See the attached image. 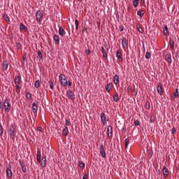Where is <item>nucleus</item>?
Returning a JSON list of instances; mask_svg holds the SVG:
<instances>
[{
  "instance_id": "nucleus-57",
  "label": "nucleus",
  "mask_w": 179,
  "mask_h": 179,
  "mask_svg": "<svg viewBox=\"0 0 179 179\" xmlns=\"http://www.w3.org/2000/svg\"><path fill=\"white\" fill-rule=\"evenodd\" d=\"M68 85H69V86H70V87L72 86V82L69 81V82H68Z\"/></svg>"
},
{
  "instance_id": "nucleus-2",
  "label": "nucleus",
  "mask_w": 179,
  "mask_h": 179,
  "mask_svg": "<svg viewBox=\"0 0 179 179\" xmlns=\"http://www.w3.org/2000/svg\"><path fill=\"white\" fill-rule=\"evenodd\" d=\"M4 111H6V113H9V111H10V101L9 99H8V98H6L4 102Z\"/></svg>"
},
{
  "instance_id": "nucleus-20",
  "label": "nucleus",
  "mask_w": 179,
  "mask_h": 179,
  "mask_svg": "<svg viewBox=\"0 0 179 179\" xmlns=\"http://www.w3.org/2000/svg\"><path fill=\"white\" fill-rule=\"evenodd\" d=\"M53 40L55 44H59V36H58L57 34H55L53 36Z\"/></svg>"
},
{
  "instance_id": "nucleus-8",
  "label": "nucleus",
  "mask_w": 179,
  "mask_h": 179,
  "mask_svg": "<svg viewBox=\"0 0 179 179\" xmlns=\"http://www.w3.org/2000/svg\"><path fill=\"white\" fill-rule=\"evenodd\" d=\"M37 110H38V101H35L32 104V111L33 113H37Z\"/></svg>"
},
{
  "instance_id": "nucleus-47",
  "label": "nucleus",
  "mask_w": 179,
  "mask_h": 179,
  "mask_svg": "<svg viewBox=\"0 0 179 179\" xmlns=\"http://www.w3.org/2000/svg\"><path fill=\"white\" fill-rule=\"evenodd\" d=\"M139 124H140L139 120H136L134 122L135 127H139Z\"/></svg>"
},
{
  "instance_id": "nucleus-15",
  "label": "nucleus",
  "mask_w": 179,
  "mask_h": 179,
  "mask_svg": "<svg viewBox=\"0 0 179 179\" xmlns=\"http://www.w3.org/2000/svg\"><path fill=\"white\" fill-rule=\"evenodd\" d=\"M122 45L123 48H128V41L126 38H122Z\"/></svg>"
},
{
  "instance_id": "nucleus-3",
  "label": "nucleus",
  "mask_w": 179,
  "mask_h": 179,
  "mask_svg": "<svg viewBox=\"0 0 179 179\" xmlns=\"http://www.w3.org/2000/svg\"><path fill=\"white\" fill-rule=\"evenodd\" d=\"M59 79L62 86L65 87L68 85V80H66V77H65L64 74H60Z\"/></svg>"
},
{
  "instance_id": "nucleus-37",
  "label": "nucleus",
  "mask_w": 179,
  "mask_h": 179,
  "mask_svg": "<svg viewBox=\"0 0 179 179\" xmlns=\"http://www.w3.org/2000/svg\"><path fill=\"white\" fill-rule=\"evenodd\" d=\"M34 86L35 87H36V89H38V87H40V80H36L35 82Z\"/></svg>"
},
{
  "instance_id": "nucleus-30",
  "label": "nucleus",
  "mask_w": 179,
  "mask_h": 179,
  "mask_svg": "<svg viewBox=\"0 0 179 179\" xmlns=\"http://www.w3.org/2000/svg\"><path fill=\"white\" fill-rule=\"evenodd\" d=\"M101 52L103 54V58H107V52H106V50L104 49V47H101Z\"/></svg>"
},
{
  "instance_id": "nucleus-1",
  "label": "nucleus",
  "mask_w": 179,
  "mask_h": 179,
  "mask_svg": "<svg viewBox=\"0 0 179 179\" xmlns=\"http://www.w3.org/2000/svg\"><path fill=\"white\" fill-rule=\"evenodd\" d=\"M36 160L38 163H41V167H45V166H47V159L45 157H42L41 161V152L40 150H38L37 152Z\"/></svg>"
},
{
  "instance_id": "nucleus-61",
  "label": "nucleus",
  "mask_w": 179,
  "mask_h": 179,
  "mask_svg": "<svg viewBox=\"0 0 179 179\" xmlns=\"http://www.w3.org/2000/svg\"><path fill=\"white\" fill-rule=\"evenodd\" d=\"M23 179H26V175L23 176Z\"/></svg>"
},
{
  "instance_id": "nucleus-9",
  "label": "nucleus",
  "mask_w": 179,
  "mask_h": 179,
  "mask_svg": "<svg viewBox=\"0 0 179 179\" xmlns=\"http://www.w3.org/2000/svg\"><path fill=\"white\" fill-rule=\"evenodd\" d=\"M99 152H100L102 157H104V158L106 157V150H104V146L103 145H101V147L99 148Z\"/></svg>"
},
{
  "instance_id": "nucleus-51",
  "label": "nucleus",
  "mask_w": 179,
  "mask_h": 179,
  "mask_svg": "<svg viewBox=\"0 0 179 179\" xmlns=\"http://www.w3.org/2000/svg\"><path fill=\"white\" fill-rule=\"evenodd\" d=\"M3 134V131L2 130V125L0 124V135Z\"/></svg>"
},
{
  "instance_id": "nucleus-24",
  "label": "nucleus",
  "mask_w": 179,
  "mask_h": 179,
  "mask_svg": "<svg viewBox=\"0 0 179 179\" xmlns=\"http://www.w3.org/2000/svg\"><path fill=\"white\" fill-rule=\"evenodd\" d=\"M179 93H178V88L176 89V92L173 94V95L171 96V100H174L176 97H178Z\"/></svg>"
},
{
  "instance_id": "nucleus-38",
  "label": "nucleus",
  "mask_w": 179,
  "mask_h": 179,
  "mask_svg": "<svg viewBox=\"0 0 179 179\" xmlns=\"http://www.w3.org/2000/svg\"><path fill=\"white\" fill-rule=\"evenodd\" d=\"M26 98L27 100H31V94L30 92H27L26 94Z\"/></svg>"
},
{
  "instance_id": "nucleus-52",
  "label": "nucleus",
  "mask_w": 179,
  "mask_h": 179,
  "mask_svg": "<svg viewBox=\"0 0 179 179\" xmlns=\"http://www.w3.org/2000/svg\"><path fill=\"white\" fill-rule=\"evenodd\" d=\"M119 29H120V31H124V27H123L122 25H120V26L119 27Z\"/></svg>"
},
{
  "instance_id": "nucleus-19",
  "label": "nucleus",
  "mask_w": 179,
  "mask_h": 179,
  "mask_svg": "<svg viewBox=\"0 0 179 179\" xmlns=\"http://www.w3.org/2000/svg\"><path fill=\"white\" fill-rule=\"evenodd\" d=\"M59 36H62V37H64V36H65V30L64 29V28H62V27H59Z\"/></svg>"
},
{
  "instance_id": "nucleus-36",
  "label": "nucleus",
  "mask_w": 179,
  "mask_h": 179,
  "mask_svg": "<svg viewBox=\"0 0 179 179\" xmlns=\"http://www.w3.org/2000/svg\"><path fill=\"white\" fill-rule=\"evenodd\" d=\"M125 143V148L127 149L128 148V145H129V138H126L124 140Z\"/></svg>"
},
{
  "instance_id": "nucleus-12",
  "label": "nucleus",
  "mask_w": 179,
  "mask_h": 179,
  "mask_svg": "<svg viewBox=\"0 0 179 179\" xmlns=\"http://www.w3.org/2000/svg\"><path fill=\"white\" fill-rule=\"evenodd\" d=\"M116 57L117 58V61L122 62V52H121V50H118L117 51Z\"/></svg>"
},
{
  "instance_id": "nucleus-63",
  "label": "nucleus",
  "mask_w": 179,
  "mask_h": 179,
  "mask_svg": "<svg viewBox=\"0 0 179 179\" xmlns=\"http://www.w3.org/2000/svg\"><path fill=\"white\" fill-rule=\"evenodd\" d=\"M105 45H107V43H105Z\"/></svg>"
},
{
  "instance_id": "nucleus-40",
  "label": "nucleus",
  "mask_w": 179,
  "mask_h": 179,
  "mask_svg": "<svg viewBox=\"0 0 179 179\" xmlns=\"http://www.w3.org/2000/svg\"><path fill=\"white\" fill-rule=\"evenodd\" d=\"M150 57H152V55L150 54V52H147L145 53V58H146L147 59H150Z\"/></svg>"
},
{
  "instance_id": "nucleus-41",
  "label": "nucleus",
  "mask_w": 179,
  "mask_h": 179,
  "mask_svg": "<svg viewBox=\"0 0 179 179\" xmlns=\"http://www.w3.org/2000/svg\"><path fill=\"white\" fill-rule=\"evenodd\" d=\"M16 47L17 50H22V43H20V42L17 43Z\"/></svg>"
},
{
  "instance_id": "nucleus-33",
  "label": "nucleus",
  "mask_w": 179,
  "mask_h": 179,
  "mask_svg": "<svg viewBox=\"0 0 179 179\" xmlns=\"http://www.w3.org/2000/svg\"><path fill=\"white\" fill-rule=\"evenodd\" d=\"M113 100L117 102L118 101V100H120V99L118 98V93H115V94H113Z\"/></svg>"
},
{
  "instance_id": "nucleus-45",
  "label": "nucleus",
  "mask_w": 179,
  "mask_h": 179,
  "mask_svg": "<svg viewBox=\"0 0 179 179\" xmlns=\"http://www.w3.org/2000/svg\"><path fill=\"white\" fill-rule=\"evenodd\" d=\"M20 84H15V88L17 90V92H20V86L19 85Z\"/></svg>"
},
{
  "instance_id": "nucleus-4",
  "label": "nucleus",
  "mask_w": 179,
  "mask_h": 179,
  "mask_svg": "<svg viewBox=\"0 0 179 179\" xmlns=\"http://www.w3.org/2000/svg\"><path fill=\"white\" fill-rule=\"evenodd\" d=\"M15 130V127L10 125V129H8V134L12 139H15V136H16V131Z\"/></svg>"
},
{
  "instance_id": "nucleus-25",
  "label": "nucleus",
  "mask_w": 179,
  "mask_h": 179,
  "mask_svg": "<svg viewBox=\"0 0 179 179\" xmlns=\"http://www.w3.org/2000/svg\"><path fill=\"white\" fill-rule=\"evenodd\" d=\"M3 17H4V20H6L7 23L10 22V20L9 19V15H8V14H6V13L3 14Z\"/></svg>"
},
{
  "instance_id": "nucleus-6",
  "label": "nucleus",
  "mask_w": 179,
  "mask_h": 179,
  "mask_svg": "<svg viewBox=\"0 0 179 179\" xmlns=\"http://www.w3.org/2000/svg\"><path fill=\"white\" fill-rule=\"evenodd\" d=\"M11 169L12 166L10 164H8L6 168V176L7 177H8V178H12V176H13Z\"/></svg>"
},
{
  "instance_id": "nucleus-32",
  "label": "nucleus",
  "mask_w": 179,
  "mask_h": 179,
  "mask_svg": "<svg viewBox=\"0 0 179 179\" xmlns=\"http://www.w3.org/2000/svg\"><path fill=\"white\" fill-rule=\"evenodd\" d=\"M78 166H79V167H80V169H85V163L83 162V161H80V162H78Z\"/></svg>"
},
{
  "instance_id": "nucleus-44",
  "label": "nucleus",
  "mask_w": 179,
  "mask_h": 179,
  "mask_svg": "<svg viewBox=\"0 0 179 179\" xmlns=\"http://www.w3.org/2000/svg\"><path fill=\"white\" fill-rule=\"evenodd\" d=\"M136 28L138 29V31H139V33H143V29L141 27L136 25Z\"/></svg>"
},
{
  "instance_id": "nucleus-17",
  "label": "nucleus",
  "mask_w": 179,
  "mask_h": 179,
  "mask_svg": "<svg viewBox=\"0 0 179 179\" xmlns=\"http://www.w3.org/2000/svg\"><path fill=\"white\" fill-rule=\"evenodd\" d=\"M113 83L115 85H120V77H118V75H115L113 77Z\"/></svg>"
},
{
  "instance_id": "nucleus-54",
  "label": "nucleus",
  "mask_w": 179,
  "mask_h": 179,
  "mask_svg": "<svg viewBox=\"0 0 179 179\" xmlns=\"http://www.w3.org/2000/svg\"><path fill=\"white\" fill-rule=\"evenodd\" d=\"M83 179H89L87 178V174L85 173L83 176Z\"/></svg>"
},
{
  "instance_id": "nucleus-64",
  "label": "nucleus",
  "mask_w": 179,
  "mask_h": 179,
  "mask_svg": "<svg viewBox=\"0 0 179 179\" xmlns=\"http://www.w3.org/2000/svg\"><path fill=\"white\" fill-rule=\"evenodd\" d=\"M78 1H81V0H78Z\"/></svg>"
},
{
  "instance_id": "nucleus-11",
  "label": "nucleus",
  "mask_w": 179,
  "mask_h": 179,
  "mask_svg": "<svg viewBox=\"0 0 179 179\" xmlns=\"http://www.w3.org/2000/svg\"><path fill=\"white\" fill-rule=\"evenodd\" d=\"M162 173L164 176V178H166V177L169 176V169L164 166L162 169Z\"/></svg>"
},
{
  "instance_id": "nucleus-56",
  "label": "nucleus",
  "mask_w": 179,
  "mask_h": 179,
  "mask_svg": "<svg viewBox=\"0 0 179 179\" xmlns=\"http://www.w3.org/2000/svg\"><path fill=\"white\" fill-rule=\"evenodd\" d=\"M26 55H27V54L24 53V54L23 55V56H22V59H24H24H26Z\"/></svg>"
},
{
  "instance_id": "nucleus-13",
  "label": "nucleus",
  "mask_w": 179,
  "mask_h": 179,
  "mask_svg": "<svg viewBox=\"0 0 179 179\" xmlns=\"http://www.w3.org/2000/svg\"><path fill=\"white\" fill-rule=\"evenodd\" d=\"M15 85H20L22 83V78L20 76H16L14 80Z\"/></svg>"
},
{
  "instance_id": "nucleus-59",
  "label": "nucleus",
  "mask_w": 179,
  "mask_h": 179,
  "mask_svg": "<svg viewBox=\"0 0 179 179\" xmlns=\"http://www.w3.org/2000/svg\"><path fill=\"white\" fill-rule=\"evenodd\" d=\"M126 129H125V127H123V128H122V132H124V134H125Z\"/></svg>"
},
{
  "instance_id": "nucleus-48",
  "label": "nucleus",
  "mask_w": 179,
  "mask_h": 179,
  "mask_svg": "<svg viewBox=\"0 0 179 179\" xmlns=\"http://www.w3.org/2000/svg\"><path fill=\"white\" fill-rule=\"evenodd\" d=\"M85 54H86V55H90V49H86V51H85Z\"/></svg>"
},
{
  "instance_id": "nucleus-5",
  "label": "nucleus",
  "mask_w": 179,
  "mask_h": 179,
  "mask_svg": "<svg viewBox=\"0 0 179 179\" xmlns=\"http://www.w3.org/2000/svg\"><path fill=\"white\" fill-rule=\"evenodd\" d=\"M66 96L68 99H69V100H71V101H75V94L73 93V92H72V90H68L66 92Z\"/></svg>"
},
{
  "instance_id": "nucleus-42",
  "label": "nucleus",
  "mask_w": 179,
  "mask_h": 179,
  "mask_svg": "<svg viewBox=\"0 0 179 179\" xmlns=\"http://www.w3.org/2000/svg\"><path fill=\"white\" fill-rule=\"evenodd\" d=\"M38 57H40L41 59H43V53L41 52V50L38 51Z\"/></svg>"
},
{
  "instance_id": "nucleus-23",
  "label": "nucleus",
  "mask_w": 179,
  "mask_h": 179,
  "mask_svg": "<svg viewBox=\"0 0 179 179\" xmlns=\"http://www.w3.org/2000/svg\"><path fill=\"white\" fill-rule=\"evenodd\" d=\"M162 86V85L160 83V84H159L158 87H157V90L158 93L160 94H162L164 92Z\"/></svg>"
},
{
  "instance_id": "nucleus-28",
  "label": "nucleus",
  "mask_w": 179,
  "mask_h": 179,
  "mask_svg": "<svg viewBox=\"0 0 179 179\" xmlns=\"http://www.w3.org/2000/svg\"><path fill=\"white\" fill-rule=\"evenodd\" d=\"M8 66H9V64H8L7 61H3V69L4 71H6L8 69Z\"/></svg>"
},
{
  "instance_id": "nucleus-21",
  "label": "nucleus",
  "mask_w": 179,
  "mask_h": 179,
  "mask_svg": "<svg viewBox=\"0 0 179 179\" xmlns=\"http://www.w3.org/2000/svg\"><path fill=\"white\" fill-rule=\"evenodd\" d=\"M166 61L168 62V64H171L173 62L171 60V54L166 55Z\"/></svg>"
},
{
  "instance_id": "nucleus-46",
  "label": "nucleus",
  "mask_w": 179,
  "mask_h": 179,
  "mask_svg": "<svg viewBox=\"0 0 179 179\" xmlns=\"http://www.w3.org/2000/svg\"><path fill=\"white\" fill-rule=\"evenodd\" d=\"M66 127H69V125H71V121H69V120H66Z\"/></svg>"
},
{
  "instance_id": "nucleus-16",
  "label": "nucleus",
  "mask_w": 179,
  "mask_h": 179,
  "mask_svg": "<svg viewBox=\"0 0 179 179\" xmlns=\"http://www.w3.org/2000/svg\"><path fill=\"white\" fill-rule=\"evenodd\" d=\"M20 164L23 173H26V171H27V169L26 168V164H24V162H22V160H20Z\"/></svg>"
},
{
  "instance_id": "nucleus-31",
  "label": "nucleus",
  "mask_w": 179,
  "mask_h": 179,
  "mask_svg": "<svg viewBox=\"0 0 179 179\" xmlns=\"http://www.w3.org/2000/svg\"><path fill=\"white\" fill-rule=\"evenodd\" d=\"M169 45L171 47V50H174V41H173V39H170Z\"/></svg>"
},
{
  "instance_id": "nucleus-22",
  "label": "nucleus",
  "mask_w": 179,
  "mask_h": 179,
  "mask_svg": "<svg viewBox=\"0 0 179 179\" xmlns=\"http://www.w3.org/2000/svg\"><path fill=\"white\" fill-rule=\"evenodd\" d=\"M69 134V130H68V127L65 126L64 129L62 131V135L66 136Z\"/></svg>"
},
{
  "instance_id": "nucleus-14",
  "label": "nucleus",
  "mask_w": 179,
  "mask_h": 179,
  "mask_svg": "<svg viewBox=\"0 0 179 179\" xmlns=\"http://www.w3.org/2000/svg\"><path fill=\"white\" fill-rule=\"evenodd\" d=\"M113 83H110L109 84H107L106 86H105V89L106 90V92H108V93H110L111 92V89H113Z\"/></svg>"
},
{
  "instance_id": "nucleus-18",
  "label": "nucleus",
  "mask_w": 179,
  "mask_h": 179,
  "mask_svg": "<svg viewBox=\"0 0 179 179\" xmlns=\"http://www.w3.org/2000/svg\"><path fill=\"white\" fill-rule=\"evenodd\" d=\"M101 120L103 124V125H106V114L104 113H101Z\"/></svg>"
},
{
  "instance_id": "nucleus-26",
  "label": "nucleus",
  "mask_w": 179,
  "mask_h": 179,
  "mask_svg": "<svg viewBox=\"0 0 179 179\" xmlns=\"http://www.w3.org/2000/svg\"><path fill=\"white\" fill-rule=\"evenodd\" d=\"M20 30H24V31H27V27L23 24L22 22L20 23Z\"/></svg>"
},
{
  "instance_id": "nucleus-7",
  "label": "nucleus",
  "mask_w": 179,
  "mask_h": 179,
  "mask_svg": "<svg viewBox=\"0 0 179 179\" xmlns=\"http://www.w3.org/2000/svg\"><path fill=\"white\" fill-rule=\"evenodd\" d=\"M36 16L38 23H41V21L43 20V14L41 13V11H40V10H38L36 11Z\"/></svg>"
},
{
  "instance_id": "nucleus-35",
  "label": "nucleus",
  "mask_w": 179,
  "mask_h": 179,
  "mask_svg": "<svg viewBox=\"0 0 179 179\" xmlns=\"http://www.w3.org/2000/svg\"><path fill=\"white\" fill-rule=\"evenodd\" d=\"M75 24H76V30L78 31L79 30V21L78 20H75Z\"/></svg>"
},
{
  "instance_id": "nucleus-34",
  "label": "nucleus",
  "mask_w": 179,
  "mask_h": 179,
  "mask_svg": "<svg viewBox=\"0 0 179 179\" xmlns=\"http://www.w3.org/2000/svg\"><path fill=\"white\" fill-rule=\"evenodd\" d=\"M139 5V0H134L133 1V6L134 8H136Z\"/></svg>"
},
{
  "instance_id": "nucleus-53",
  "label": "nucleus",
  "mask_w": 179,
  "mask_h": 179,
  "mask_svg": "<svg viewBox=\"0 0 179 179\" xmlns=\"http://www.w3.org/2000/svg\"><path fill=\"white\" fill-rule=\"evenodd\" d=\"M37 129L39 131V132H43V128L41 127H38Z\"/></svg>"
},
{
  "instance_id": "nucleus-49",
  "label": "nucleus",
  "mask_w": 179,
  "mask_h": 179,
  "mask_svg": "<svg viewBox=\"0 0 179 179\" xmlns=\"http://www.w3.org/2000/svg\"><path fill=\"white\" fill-rule=\"evenodd\" d=\"M0 108H1V110H3V108H4V104L2 103L1 101H0Z\"/></svg>"
},
{
  "instance_id": "nucleus-29",
  "label": "nucleus",
  "mask_w": 179,
  "mask_h": 179,
  "mask_svg": "<svg viewBox=\"0 0 179 179\" xmlns=\"http://www.w3.org/2000/svg\"><path fill=\"white\" fill-rule=\"evenodd\" d=\"M138 16H140V17H143V15H145V10H140L137 12Z\"/></svg>"
},
{
  "instance_id": "nucleus-39",
  "label": "nucleus",
  "mask_w": 179,
  "mask_h": 179,
  "mask_svg": "<svg viewBox=\"0 0 179 179\" xmlns=\"http://www.w3.org/2000/svg\"><path fill=\"white\" fill-rule=\"evenodd\" d=\"M48 84L50 85V89H54V83H52V80H49L48 81Z\"/></svg>"
},
{
  "instance_id": "nucleus-55",
  "label": "nucleus",
  "mask_w": 179,
  "mask_h": 179,
  "mask_svg": "<svg viewBox=\"0 0 179 179\" xmlns=\"http://www.w3.org/2000/svg\"><path fill=\"white\" fill-rule=\"evenodd\" d=\"M155 121V117L151 116L150 117V122H153Z\"/></svg>"
},
{
  "instance_id": "nucleus-10",
  "label": "nucleus",
  "mask_w": 179,
  "mask_h": 179,
  "mask_svg": "<svg viewBox=\"0 0 179 179\" xmlns=\"http://www.w3.org/2000/svg\"><path fill=\"white\" fill-rule=\"evenodd\" d=\"M107 136L108 138H111L113 136V127L111 126H108L107 128Z\"/></svg>"
},
{
  "instance_id": "nucleus-60",
  "label": "nucleus",
  "mask_w": 179,
  "mask_h": 179,
  "mask_svg": "<svg viewBox=\"0 0 179 179\" xmlns=\"http://www.w3.org/2000/svg\"><path fill=\"white\" fill-rule=\"evenodd\" d=\"M130 90H131V87H127V92H129Z\"/></svg>"
},
{
  "instance_id": "nucleus-62",
  "label": "nucleus",
  "mask_w": 179,
  "mask_h": 179,
  "mask_svg": "<svg viewBox=\"0 0 179 179\" xmlns=\"http://www.w3.org/2000/svg\"><path fill=\"white\" fill-rule=\"evenodd\" d=\"M43 86H44V87H45V84H44V85H43Z\"/></svg>"
},
{
  "instance_id": "nucleus-50",
  "label": "nucleus",
  "mask_w": 179,
  "mask_h": 179,
  "mask_svg": "<svg viewBox=\"0 0 179 179\" xmlns=\"http://www.w3.org/2000/svg\"><path fill=\"white\" fill-rule=\"evenodd\" d=\"M171 132H172L173 134H176L177 132V129H176V127H173L172 129V131Z\"/></svg>"
},
{
  "instance_id": "nucleus-43",
  "label": "nucleus",
  "mask_w": 179,
  "mask_h": 179,
  "mask_svg": "<svg viewBox=\"0 0 179 179\" xmlns=\"http://www.w3.org/2000/svg\"><path fill=\"white\" fill-rule=\"evenodd\" d=\"M145 108H147V110L150 108V102L148 101L145 103Z\"/></svg>"
},
{
  "instance_id": "nucleus-58",
  "label": "nucleus",
  "mask_w": 179,
  "mask_h": 179,
  "mask_svg": "<svg viewBox=\"0 0 179 179\" xmlns=\"http://www.w3.org/2000/svg\"><path fill=\"white\" fill-rule=\"evenodd\" d=\"M85 31H87V28L83 29V34L85 33Z\"/></svg>"
},
{
  "instance_id": "nucleus-27",
  "label": "nucleus",
  "mask_w": 179,
  "mask_h": 179,
  "mask_svg": "<svg viewBox=\"0 0 179 179\" xmlns=\"http://www.w3.org/2000/svg\"><path fill=\"white\" fill-rule=\"evenodd\" d=\"M170 32L169 31V27H167V25H165L164 27V34H165L166 36H169V34Z\"/></svg>"
}]
</instances>
